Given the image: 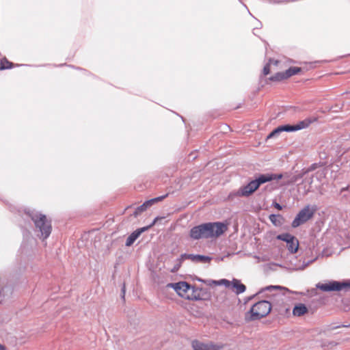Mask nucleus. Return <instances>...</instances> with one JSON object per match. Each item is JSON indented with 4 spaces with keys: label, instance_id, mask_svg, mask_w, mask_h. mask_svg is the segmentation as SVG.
Listing matches in <instances>:
<instances>
[{
    "label": "nucleus",
    "instance_id": "b1692460",
    "mask_svg": "<svg viewBox=\"0 0 350 350\" xmlns=\"http://www.w3.org/2000/svg\"><path fill=\"white\" fill-rule=\"evenodd\" d=\"M273 206H274L275 208H276L279 211L282 210V206L280 204L277 203V202H275L273 204Z\"/></svg>",
    "mask_w": 350,
    "mask_h": 350
},
{
    "label": "nucleus",
    "instance_id": "5701e85b",
    "mask_svg": "<svg viewBox=\"0 0 350 350\" xmlns=\"http://www.w3.org/2000/svg\"><path fill=\"white\" fill-rule=\"evenodd\" d=\"M277 217H278V216H277V215H271L269 216V219H270V220H271V221L273 224H275V225H276V224H277Z\"/></svg>",
    "mask_w": 350,
    "mask_h": 350
},
{
    "label": "nucleus",
    "instance_id": "2eb2a0df",
    "mask_svg": "<svg viewBox=\"0 0 350 350\" xmlns=\"http://www.w3.org/2000/svg\"><path fill=\"white\" fill-rule=\"evenodd\" d=\"M280 62L273 59H269L268 63L263 68V75H267L271 73V71H276L281 68L280 67Z\"/></svg>",
    "mask_w": 350,
    "mask_h": 350
},
{
    "label": "nucleus",
    "instance_id": "9d476101",
    "mask_svg": "<svg viewBox=\"0 0 350 350\" xmlns=\"http://www.w3.org/2000/svg\"><path fill=\"white\" fill-rule=\"evenodd\" d=\"M300 71L301 68L299 67H291L285 72H278L275 75L270 77L269 79L271 81H281L298 74Z\"/></svg>",
    "mask_w": 350,
    "mask_h": 350
},
{
    "label": "nucleus",
    "instance_id": "f3484780",
    "mask_svg": "<svg viewBox=\"0 0 350 350\" xmlns=\"http://www.w3.org/2000/svg\"><path fill=\"white\" fill-rule=\"evenodd\" d=\"M308 310L304 304H297L293 310V314L295 317H301L308 312Z\"/></svg>",
    "mask_w": 350,
    "mask_h": 350
},
{
    "label": "nucleus",
    "instance_id": "f8f14e48",
    "mask_svg": "<svg viewBox=\"0 0 350 350\" xmlns=\"http://www.w3.org/2000/svg\"><path fill=\"white\" fill-rule=\"evenodd\" d=\"M163 219V217H156L153 222L148 227H146V228H139V229H137L135 231H134L133 232H132L127 238L126 241V246H131L133 244V243L135 241V240L139 237V235L144 232L146 230L148 229L149 228H151L152 226H153L154 225H155V224L157 222L158 220L159 219Z\"/></svg>",
    "mask_w": 350,
    "mask_h": 350
},
{
    "label": "nucleus",
    "instance_id": "4468645a",
    "mask_svg": "<svg viewBox=\"0 0 350 350\" xmlns=\"http://www.w3.org/2000/svg\"><path fill=\"white\" fill-rule=\"evenodd\" d=\"M191 345L194 350H219L221 348L213 343H204L198 340H193Z\"/></svg>",
    "mask_w": 350,
    "mask_h": 350
},
{
    "label": "nucleus",
    "instance_id": "412c9836",
    "mask_svg": "<svg viewBox=\"0 0 350 350\" xmlns=\"http://www.w3.org/2000/svg\"><path fill=\"white\" fill-rule=\"evenodd\" d=\"M196 261L202 262H210L211 260V258L206 256L202 255H196Z\"/></svg>",
    "mask_w": 350,
    "mask_h": 350
},
{
    "label": "nucleus",
    "instance_id": "f03ea898",
    "mask_svg": "<svg viewBox=\"0 0 350 350\" xmlns=\"http://www.w3.org/2000/svg\"><path fill=\"white\" fill-rule=\"evenodd\" d=\"M271 310V305L267 301H260L252 306L250 310L245 313V319L252 321L266 317Z\"/></svg>",
    "mask_w": 350,
    "mask_h": 350
},
{
    "label": "nucleus",
    "instance_id": "423d86ee",
    "mask_svg": "<svg viewBox=\"0 0 350 350\" xmlns=\"http://www.w3.org/2000/svg\"><path fill=\"white\" fill-rule=\"evenodd\" d=\"M316 211L317 208L314 206L312 207L310 205L306 206L303 209H301L299 212L296 217L293 221L292 227L297 228L301 224L308 221L313 217Z\"/></svg>",
    "mask_w": 350,
    "mask_h": 350
},
{
    "label": "nucleus",
    "instance_id": "7ed1b4c3",
    "mask_svg": "<svg viewBox=\"0 0 350 350\" xmlns=\"http://www.w3.org/2000/svg\"><path fill=\"white\" fill-rule=\"evenodd\" d=\"M317 121L318 118L317 117H310L299 121L298 123L294 125L286 124L278 126L277 129L270 133L267 138L273 137L282 131L292 132L306 129L309 127L311 124Z\"/></svg>",
    "mask_w": 350,
    "mask_h": 350
},
{
    "label": "nucleus",
    "instance_id": "20e7f679",
    "mask_svg": "<svg viewBox=\"0 0 350 350\" xmlns=\"http://www.w3.org/2000/svg\"><path fill=\"white\" fill-rule=\"evenodd\" d=\"M31 219L36 228L40 232L43 240L47 239L52 231L51 221L45 215L41 213L32 215Z\"/></svg>",
    "mask_w": 350,
    "mask_h": 350
},
{
    "label": "nucleus",
    "instance_id": "9b49d317",
    "mask_svg": "<svg viewBox=\"0 0 350 350\" xmlns=\"http://www.w3.org/2000/svg\"><path fill=\"white\" fill-rule=\"evenodd\" d=\"M207 224H203L192 228L190 230V237L193 239H208Z\"/></svg>",
    "mask_w": 350,
    "mask_h": 350
},
{
    "label": "nucleus",
    "instance_id": "6ab92c4d",
    "mask_svg": "<svg viewBox=\"0 0 350 350\" xmlns=\"http://www.w3.org/2000/svg\"><path fill=\"white\" fill-rule=\"evenodd\" d=\"M14 64L8 61L5 57L2 58L0 60V70H5V69H10L14 68Z\"/></svg>",
    "mask_w": 350,
    "mask_h": 350
},
{
    "label": "nucleus",
    "instance_id": "1a4fd4ad",
    "mask_svg": "<svg viewBox=\"0 0 350 350\" xmlns=\"http://www.w3.org/2000/svg\"><path fill=\"white\" fill-rule=\"evenodd\" d=\"M277 239L286 242L287 248L291 253L295 254L298 251L299 241L295 237L288 233H284L278 235Z\"/></svg>",
    "mask_w": 350,
    "mask_h": 350
},
{
    "label": "nucleus",
    "instance_id": "4be33fe9",
    "mask_svg": "<svg viewBox=\"0 0 350 350\" xmlns=\"http://www.w3.org/2000/svg\"><path fill=\"white\" fill-rule=\"evenodd\" d=\"M266 289L268 290V291H270L271 289H279L280 291H285V290H286V288L282 287L280 286H269L267 287Z\"/></svg>",
    "mask_w": 350,
    "mask_h": 350
},
{
    "label": "nucleus",
    "instance_id": "393cba45",
    "mask_svg": "<svg viewBox=\"0 0 350 350\" xmlns=\"http://www.w3.org/2000/svg\"><path fill=\"white\" fill-rule=\"evenodd\" d=\"M0 350H6V349L4 346L0 345Z\"/></svg>",
    "mask_w": 350,
    "mask_h": 350
},
{
    "label": "nucleus",
    "instance_id": "6e6552de",
    "mask_svg": "<svg viewBox=\"0 0 350 350\" xmlns=\"http://www.w3.org/2000/svg\"><path fill=\"white\" fill-rule=\"evenodd\" d=\"M207 224L208 236L209 238H217L228 230V224L222 222H209Z\"/></svg>",
    "mask_w": 350,
    "mask_h": 350
},
{
    "label": "nucleus",
    "instance_id": "dca6fc26",
    "mask_svg": "<svg viewBox=\"0 0 350 350\" xmlns=\"http://www.w3.org/2000/svg\"><path fill=\"white\" fill-rule=\"evenodd\" d=\"M230 288L233 290L237 294H240L245 291L246 287L241 282L240 280L237 279H233Z\"/></svg>",
    "mask_w": 350,
    "mask_h": 350
},
{
    "label": "nucleus",
    "instance_id": "39448f33",
    "mask_svg": "<svg viewBox=\"0 0 350 350\" xmlns=\"http://www.w3.org/2000/svg\"><path fill=\"white\" fill-rule=\"evenodd\" d=\"M179 296L185 299H197L194 295V287L191 286L186 282H180L175 284H170Z\"/></svg>",
    "mask_w": 350,
    "mask_h": 350
},
{
    "label": "nucleus",
    "instance_id": "aec40b11",
    "mask_svg": "<svg viewBox=\"0 0 350 350\" xmlns=\"http://www.w3.org/2000/svg\"><path fill=\"white\" fill-rule=\"evenodd\" d=\"M211 283L214 284L216 286L224 285L226 287L228 288H231L232 285V281L230 282L226 279H221L220 280H212Z\"/></svg>",
    "mask_w": 350,
    "mask_h": 350
},
{
    "label": "nucleus",
    "instance_id": "ddd939ff",
    "mask_svg": "<svg viewBox=\"0 0 350 350\" xmlns=\"http://www.w3.org/2000/svg\"><path fill=\"white\" fill-rule=\"evenodd\" d=\"M167 195L168 194H165L164 196H159V197H157V198H153V199H151V200H149L145 202L143 204H142L141 206H138L136 208V210L134 213L135 216H137L139 214H140L141 213L144 212V211H146L147 209V208L151 206L155 202L162 201L163 199H165L167 196Z\"/></svg>",
    "mask_w": 350,
    "mask_h": 350
},
{
    "label": "nucleus",
    "instance_id": "f257e3e1",
    "mask_svg": "<svg viewBox=\"0 0 350 350\" xmlns=\"http://www.w3.org/2000/svg\"><path fill=\"white\" fill-rule=\"evenodd\" d=\"M282 174H262L260 175L257 179L252 180L247 185L241 187L238 191L234 193H231L229 195V198L232 199L234 197H247L252 195L256 191L261 184L271 181L275 179H281Z\"/></svg>",
    "mask_w": 350,
    "mask_h": 350
},
{
    "label": "nucleus",
    "instance_id": "a211bd4d",
    "mask_svg": "<svg viewBox=\"0 0 350 350\" xmlns=\"http://www.w3.org/2000/svg\"><path fill=\"white\" fill-rule=\"evenodd\" d=\"M196 256V255H193V254H182L180 256V258L179 259H178V265L172 269V271L173 272L176 271L179 269V267L181 266L182 262L185 259H191L193 261H196V258H195Z\"/></svg>",
    "mask_w": 350,
    "mask_h": 350
},
{
    "label": "nucleus",
    "instance_id": "0eeeda50",
    "mask_svg": "<svg viewBox=\"0 0 350 350\" xmlns=\"http://www.w3.org/2000/svg\"><path fill=\"white\" fill-rule=\"evenodd\" d=\"M348 287H350L349 283L337 281H329L325 283H318L317 284V288L324 292L340 291Z\"/></svg>",
    "mask_w": 350,
    "mask_h": 350
}]
</instances>
